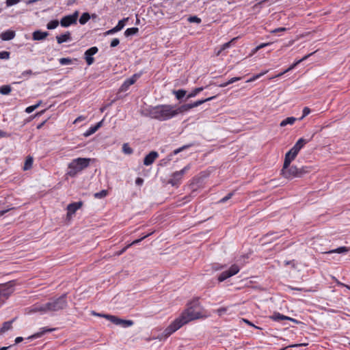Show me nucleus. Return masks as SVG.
I'll return each mask as SVG.
<instances>
[{"label":"nucleus","mask_w":350,"mask_h":350,"mask_svg":"<svg viewBox=\"0 0 350 350\" xmlns=\"http://www.w3.org/2000/svg\"><path fill=\"white\" fill-rule=\"evenodd\" d=\"M199 299L198 298H196L192 300L189 304V307L185 309L174 321H173L163 331V332L157 337L159 340H162L163 338H167L174 332L179 329L185 324L189 322L197 319L200 318V313L196 312L194 309L195 307L199 305Z\"/></svg>","instance_id":"1"},{"label":"nucleus","mask_w":350,"mask_h":350,"mask_svg":"<svg viewBox=\"0 0 350 350\" xmlns=\"http://www.w3.org/2000/svg\"><path fill=\"white\" fill-rule=\"evenodd\" d=\"M174 106L171 105H160L153 107L149 112L150 117L160 121H165L176 116L174 111Z\"/></svg>","instance_id":"2"},{"label":"nucleus","mask_w":350,"mask_h":350,"mask_svg":"<svg viewBox=\"0 0 350 350\" xmlns=\"http://www.w3.org/2000/svg\"><path fill=\"white\" fill-rule=\"evenodd\" d=\"M311 170L312 167L310 166L297 167L295 165L291 166V163L286 165V161H284L281 170V174L285 178L293 179L294 178H301L304 176L305 174L310 172Z\"/></svg>","instance_id":"3"},{"label":"nucleus","mask_w":350,"mask_h":350,"mask_svg":"<svg viewBox=\"0 0 350 350\" xmlns=\"http://www.w3.org/2000/svg\"><path fill=\"white\" fill-rule=\"evenodd\" d=\"M90 161L91 159L89 158L79 157L73 159L68 164L67 175L70 177H75L79 172L87 168L90 165Z\"/></svg>","instance_id":"4"},{"label":"nucleus","mask_w":350,"mask_h":350,"mask_svg":"<svg viewBox=\"0 0 350 350\" xmlns=\"http://www.w3.org/2000/svg\"><path fill=\"white\" fill-rule=\"evenodd\" d=\"M67 294L64 293L58 297H53L47 302L49 312H57L66 308L68 306Z\"/></svg>","instance_id":"5"},{"label":"nucleus","mask_w":350,"mask_h":350,"mask_svg":"<svg viewBox=\"0 0 350 350\" xmlns=\"http://www.w3.org/2000/svg\"><path fill=\"white\" fill-rule=\"evenodd\" d=\"M309 141L310 140H306L304 138H300L299 139H298L296 144L285 154L284 161H286V165H287L288 163H291L295 159L299 150Z\"/></svg>","instance_id":"6"},{"label":"nucleus","mask_w":350,"mask_h":350,"mask_svg":"<svg viewBox=\"0 0 350 350\" xmlns=\"http://www.w3.org/2000/svg\"><path fill=\"white\" fill-rule=\"evenodd\" d=\"M79 12L75 11L72 14L64 16L61 21L60 24L64 27H68L71 25L77 24Z\"/></svg>","instance_id":"7"},{"label":"nucleus","mask_w":350,"mask_h":350,"mask_svg":"<svg viewBox=\"0 0 350 350\" xmlns=\"http://www.w3.org/2000/svg\"><path fill=\"white\" fill-rule=\"evenodd\" d=\"M239 271V267L237 265H232L227 271L222 272L218 277L219 282H224L228 278L234 275Z\"/></svg>","instance_id":"8"},{"label":"nucleus","mask_w":350,"mask_h":350,"mask_svg":"<svg viewBox=\"0 0 350 350\" xmlns=\"http://www.w3.org/2000/svg\"><path fill=\"white\" fill-rule=\"evenodd\" d=\"M141 76V74H134L131 77L126 79L124 82L122 83V85L120 88V92H126L128 90L129 87L134 84L137 79H139Z\"/></svg>","instance_id":"9"},{"label":"nucleus","mask_w":350,"mask_h":350,"mask_svg":"<svg viewBox=\"0 0 350 350\" xmlns=\"http://www.w3.org/2000/svg\"><path fill=\"white\" fill-rule=\"evenodd\" d=\"M98 49L96 46H92L88 49L84 53V57L88 66L92 65L94 62V58L92 57L98 52Z\"/></svg>","instance_id":"10"},{"label":"nucleus","mask_w":350,"mask_h":350,"mask_svg":"<svg viewBox=\"0 0 350 350\" xmlns=\"http://www.w3.org/2000/svg\"><path fill=\"white\" fill-rule=\"evenodd\" d=\"M189 169V167L187 165L181 170L174 172L172 176V178L169 183H171L172 185H176L178 183V181L182 178L185 172Z\"/></svg>","instance_id":"11"},{"label":"nucleus","mask_w":350,"mask_h":350,"mask_svg":"<svg viewBox=\"0 0 350 350\" xmlns=\"http://www.w3.org/2000/svg\"><path fill=\"white\" fill-rule=\"evenodd\" d=\"M47 302L46 304H36L31 307L30 312L47 313L49 312L47 309Z\"/></svg>","instance_id":"12"},{"label":"nucleus","mask_w":350,"mask_h":350,"mask_svg":"<svg viewBox=\"0 0 350 350\" xmlns=\"http://www.w3.org/2000/svg\"><path fill=\"white\" fill-rule=\"evenodd\" d=\"M159 157V154L156 151H151L149 154H148L145 158L144 159V164L145 165H150L154 160Z\"/></svg>","instance_id":"13"},{"label":"nucleus","mask_w":350,"mask_h":350,"mask_svg":"<svg viewBox=\"0 0 350 350\" xmlns=\"http://www.w3.org/2000/svg\"><path fill=\"white\" fill-rule=\"evenodd\" d=\"M83 205L82 202H73L68 205V215L70 214H74L79 208Z\"/></svg>","instance_id":"14"},{"label":"nucleus","mask_w":350,"mask_h":350,"mask_svg":"<svg viewBox=\"0 0 350 350\" xmlns=\"http://www.w3.org/2000/svg\"><path fill=\"white\" fill-rule=\"evenodd\" d=\"M55 330V328H46V327H42L40 329V331L29 336L28 339H33V338H38L43 336L44 334L48 332H51Z\"/></svg>","instance_id":"15"},{"label":"nucleus","mask_w":350,"mask_h":350,"mask_svg":"<svg viewBox=\"0 0 350 350\" xmlns=\"http://www.w3.org/2000/svg\"><path fill=\"white\" fill-rule=\"evenodd\" d=\"M12 292L13 288L11 286L9 287H3L0 289V296L4 301H5Z\"/></svg>","instance_id":"16"},{"label":"nucleus","mask_w":350,"mask_h":350,"mask_svg":"<svg viewBox=\"0 0 350 350\" xmlns=\"http://www.w3.org/2000/svg\"><path fill=\"white\" fill-rule=\"evenodd\" d=\"M49 36L47 31H42L40 30L35 31L32 34L33 40H42L45 39Z\"/></svg>","instance_id":"17"},{"label":"nucleus","mask_w":350,"mask_h":350,"mask_svg":"<svg viewBox=\"0 0 350 350\" xmlns=\"http://www.w3.org/2000/svg\"><path fill=\"white\" fill-rule=\"evenodd\" d=\"M313 54V53H311L308 55H305L304 57H303L301 59L297 60V62H295L294 64H293L288 68H287L286 70H285L284 72L280 73L278 76L280 77V76H282L283 75L284 73L293 70L296 66H297L299 64H300L301 62H302L303 61L307 59L310 55H312Z\"/></svg>","instance_id":"18"},{"label":"nucleus","mask_w":350,"mask_h":350,"mask_svg":"<svg viewBox=\"0 0 350 350\" xmlns=\"http://www.w3.org/2000/svg\"><path fill=\"white\" fill-rule=\"evenodd\" d=\"M15 31L7 30L1 33L0 38L2 40L8 41L12 40L15 37Z\"/></svg>","instance_id":"19"},{"label":"nucleus","mask_w":350,"mask_h":350,"mask_svg":"<svg viewBox=\"0 0 350 350\" xmlns=\"http://www.w3.org/2000/svg\"><path fill=\"white\" fill-rule=\"evenodd\" d=\"M71 39V34L69 31H66L64 34L56 36V40L58 44H62L63 42L70 41Z\"/></svg>","instance_id":"20"},{"label":"nucleus","mask_w":350,"mask_h":350,"mask_svg":"<svg viewBox=\"0 0 350 350\" xmlns=\"http://www.w3.org/2000/svg\"><path fill=\"white\" fill-rule=\"evenodd\" d=\"M192 108L193 107H192L191 103L184 104L177 108H176V106H174V111L176 113V116H177L178 114L187 111Z\"/></svg>","instance_id":"21"},{"label":"nucleus","mask_w":350,"mask_h":350,"mask_svg":"<svg viewBox=\"0 0 350 350\" xmlns=\"http://www.w3.org/2000/svg\"><path fill=\"white\" fill-rule=\"evenodd\" d=\"M94 314L95 315H97V316H101V314H96L95 312H94ZM102 317H105V319L109 320L111 323L116 324V325H120V321H121V319L116 317V316H113V315H110V314H103Z\"/></svg>","instance_id":"22"},{"label":"nucleus","mask_w":350,"mask_h":350,"mask_svg":"<svg viewBox=\"0 0 350 350\" xmlns=\"http://www.w3.org/2000/svg\"><path fill=\"white\" fill-rule=\"evenodd\" d=\"M16 320V318L12 319L11 321H5L3 323L1 328L0 329V333H4L6 331H8L12 329V323Z\"/></svg>","instance_id":"23"},{"label":"nucleus","mask_w":350,"mask_h":350,"mask_svg":"<svg viewBox=\"0 0 350 350\" xmlns=\"http://www.w3.org/2000/svg\"><path fill=\"white\" fill-rule=\"evenodd\" d=\"M349 250L348 247L342 246V247H339L335 250H332L329 251L324 252L323 253L324 254H333V253L341 254V253H344V252H347Z\"/></svg>","instance_id":"24"},{"label":"nucleus","mask_w":350,"mask_h":350,"mask_svg":"<svg viewBox=\"0 0 350 350\" xmlns=\"http://www.w3.org/2000/svg\"><path fill=\"white\" fill-rule=\"evenodd\" d=\"M296 120L297 119L295 118H294V117H288L286 119L283 120L280 122V126L281 127H284V126H286L288 124L292 125V124H293L295 123Z\"/></svg>","instance_id":"25"},{"label":"nucleus","mask_w":350,"mask_h":350,"mask_svg":"<svg viewBox=\"0 0 350 350\" xmlns=\"http://www.w3.org/2000/svg\"><path fill=\"white\" fill-rule=\"evenodd\" d=\"M270 318L275 321H280L282 320L287 319L288 317L285 316L284 314H282L279 312H275Z\"/></svg>","instance_id":"26"},{"label":"nucleus","mask_w":350,"mask_h":350,"mask_svg":"<svg viewBox=\"0 0 350 350\" xmlns=\"http://www.w3.org/2000/svg\"><path fill=\"white\" fill-rule=\"evenodd\" d=\"M33 160L32 157H31V156L27 157L25 164H24L23 170H28L31 169L32 167V165H33Z\"/></svg>","instance_id":"27"},{"label":"nucleus","mask_w":350,"mask_h":350,"mask_svg":"<svg viewBox=\"0 0 350 350\" xmlns=\"http://www.w3.org/2000/svg\"><path fill=\"white\" fill-rule=\"evenodd\" d=\"M173 94L178 100H181L187 94V91L183 89L174 90Z\"/></svg>","instance_id":"28"},{"label":"nucleus","mask_w":350,"mask_h":350,"mask_svg":"<svg viewBox=\"0 0 350 350\" xmlns=\"http://www.w3.org/2000/svg\"><path fill=\"white\" fill-rule=\"evenodd\" d=\"M215 98V96H211L209 98H207L206 99H202V100H197V101L191 103L192 107L194 108V107H198L200 105H202L208 100H211L214 99Z\"/></svg>","instance_id":"29"},{"label":"nucleus","mask_w":350,"mask_h":350,"mask_svg":"<svg viewBox=\"0 0 350 350\" xmlns=\"http://www.w3.org/2000/svg\"><path fill=\"white\" fill-rule=\"evenodd\" d=\"M90 18V15L88 12H84L82 14L79 18V23L81 25L85 24Z\"/></svg>","instance_id":"30"},{"label":"nucleus","mask_w":350,"mask_h":350,"mask_svg":"<svg viewBox=\"0 0 350 350\" xmlns=\"http://www.w3.org/2000/svg\"><path fill=\"white\" fill-rule=\"evenodd\" d=\"M12 91V88L9 85H4L0 87V93L3 95H8Z\"/></svg>","instance_id":"31"},{"label":"nucleus","mask_w":350,"mask_h":350,"mask_svg":"<svg viewBox=\"0 0 350 350\" xmlns=\"http://www.w3.org/2000/svg\"><path fill=\"white\" fill-rule=\"evenodd\" d=\"M139 31V29L137 27H131V28H128L125 32H124V35L128 37V36H132V35H135L136 34L137 32Z\"/></svg>","instance_id":"32"},{"label":"nucleus","mask_w":350,"mask_h":350,"mask_svg":"<svg viewBox=\"0 0 350 350\" xmlns=\"http://www.w3.org/2000/svg\"><path fill=\"white\" fill-rule=\"evenodd\" d=\"M204 90L203 87L196 88L193 90L191 91L188 95L187 98H190L195 97L198 93L202 92Z\"/></svg>","instance_id":"33"},{"label":"nucleus","mask_w":350,"mask_h":350,"mask_svg":"<svg viewBox=\"0 0 350 350\" xmlns=\"http://www.w3.org/2000/svg\"><path fill=\"white\" fill-rule=\"evenodd\" d=\"M235 40H237V38H232L230 41L228 42H226L224 43L220 50L217 53V55H219L220 53L221 52V51H224L228 48H229L231 45V43L233 42Z\"/></svg>","instance_id":"34"},{"label":"nucleus","mask_w":350,"mask_h":350,"mask_svg":"<svg viewBox=\"0 0 350 350\" xmlns=\"http://www.w3.org/2000/svg\"><path fill=\"white\" fill-rule=\"evenodd\" d=\"M59 24V22L57 20H52L47 25L46 27L48 29H55Z\"/></svg>","instance_id":"35"},{"label":"nucleus","mask_w":350,"mask_h":350,"mask_svg":"<svg viewBox=\"0 0 350 350\" xmlns=\"http://www.w3.org/2000/svg\"><path fill=\"white\" fill-rule=\"evenodd\" d=\"M108 191L105 189H103L99 192L95 193L94 197L97 199H101L107 196Z\"/></svg>","instance_id":"36"},{"label":"nucleus","mask_w":350,"mask_h":350,"mask_svg":"<svg viewBox=\"0 0 350 350\" xmlns=\"http://www.w3.org/2000/svg\"><path fill=\"white\" fill-rule=\"evenodd\" d=\"M122 151L126 154H131L133 152V149L129 146L127 143L123 144Z\"/></svg>","instance_id":"37"},{"label":"nucleus","mask_w":350,"mask_h":350,"mask_svg":"<svg viewBox=\"0 0 350 350\" xmlns=\"http://www.w3.org/2000/svg\"><path fill=\"white\" fill-rule=\"evenodd\" d=\"M133 323H134V322L132 320H124V319H121L120 325H122L124 327H127L133 325Z\"/></svg>","instance_id":"38"},{"label":"nucleus","mask_w":350,"mask_h":350,"mask_svg":"<svg viewBox=\"0 0 350 350\" xmlns=\"http://www.w3.org/2000/svg\"><path fill=\"white\" fill-rule=\"evenodd\" d=\"M152 233H153V232H151L146 235H144L142 238L133 241L131 243L129 244L128 245H129V247H131L133 245L137 244L139 242H141L142 240H144L145 238L150 236Z\"/></svg>","instance_id":"39"},{"label":"nucleus","mask_w":350,"mask_h":350,"mask_svg":"<svg viewBox=\"0 0 350 350\" xmlns=\"http://www.w3.org/2000/svg\"><path fill=\"white\" fill-rule=\"evenodd\" d=\"M59 62L62 65H67L71 64L72 60L68 57H62L59 59Z\"/></svg>","instance_id":"40"},{"label":"nucleus","mask_w":350,"mask_h":350,"mask_svg":"<svg viewBox=\"0 0 350 350\" xmlns=\"http://www.w3.org/2000/svg\"><path fill=\"white\" fill-rule=\"evenodd\" d=\"M188 21L190 23H201V18L198 17L197 16H192L189 17Z\"/></svg>","instance_id":"41"},{"label":"nucleus","mask_w":350,"mask_h":350,"mask_svg":"<svg viewBox=\"0 0 350 350\" xmlns=\"http://www.w3.org/2000/svg\"><path fill=\"white\" fill-rule=\"evenodd\" d=\"M40 103H41V101H40L38 104H36L35 105H31V106L27 107L25 109V112H27L28 113H31L40 105Z\"/></svg>","instance_id":"42"},{"label":"nucleus","mask_w":350,"mask_h":350,"mask_svg":"<svg viewBox=\"0 0 350 350\" xmlns=\"http://www.w3.org/2000/svg\"><path fill=\"white\" fill-rule=\"evenodd\" d=\"M97 131L96 128L95 127V126H91L85 133H84V135L88 137V136H90L91 135H92L93 133H94L96 131Z\"/></svg>","instance_id":"43"},{"label":"nucleus","mask_w":350,"mask_h":350,"mask_svg":"<svg viewBox=\"0 0 350 350\" xmlns=\"http://www.w3.org/2000/svg\"><path fill=\"white\" fill-rule=\"evenodd\" d=\"M310 111H311V110L309 107H305L303 109V115L299 120H303L306 116H308L310 113Z\"/></svg>","instance_id":"44"},{"label":"nucleus","mask_w":350,"mask_h":350,"mask_svg":"<svg viewBox=\"0 0 350 350\" xmlns=\"http://www.w3.org/2000/svg\"><path fill=\"white\" fill-rule=\"evenodd\" d=\"M10 53L8 51H1L0 52V59H8L10 58Z\"/></svg>","instance_id":"45"},{"label":"nucleus","mask_w":350,"mask_h":350,"mask_svg":"<svg viewBox=\"0 0 350 350\" xmlns=\"http://www.w3.org/2000/svg\"><path fill=\"white\" fill-rule=\"evenodd\" d=\"M234 195V192L229 193L226 196L224 197L219 200L220 203H224L230 200Z\"/></svg>","instance_id":"46"},{"label":"nucleus","mask_w":350,"mask_h":350,"mask_svg":"<svg viewBox=\"0 0 350 350\" xmlns=\"http://www.w3.org/2000/svg\"><path fill=\"white\" fill-rule=\"evenodd\" d=\"M129 20V18H124L122 20L119 21L117 27H119V29H122L125 25V22Z\"/></svg>","instance_id":"47"},{"label":"nucleus","mask_w":350,"mask_h":350,"mask_svg":"<svg viewBox=\"0 0 350 350\" xmlns=\"http://www.w3.org/2000/svg\"><path fill=\"white\" fill-rule=\"evenodd\" d=\"M266 72H267V71L263 72H261V73H260V74H258V75H254V76H253L251 79H250L249 80H247V82H252V81H254L256 80L257 79L260 78L261 76L264 75Z\"/></svg>","instance_id":"48"},{"label":"nucleus","mask_w":350,"mask_h":350,"mask_svg":"<svg viewBox=\"0 0 350 350\" xmlns=\"http://www.w3.org/2000/svg\"><path fill=\"white\" fill-rule=\"evenodd\" d=\"M269 43H263V44H261L258 46H257L256 48H254L252 51V53H256L258 51H259L260 49L269 45Z\"/></svg>","instance_id":"49"},{"label":"nucleus","mask_w":350,"mask_h":350,"mask_svg":"<svg viewBox=\"0 0 350 350\" xmlns=\"http://www.w3.org/2000/svg\"><path fill=\"white\" fill-rule=\"evenodd\" d=\"M244 323H247V325H249L250 326H252V327H255L256 329H262L261 327H258L255 325H254L251 321H250L249 320L246 319H241Z\"/></svg>","instance_id":"50"},{"label":"nucleus","mask_w":350,"mask_h":350,"mask_svg":"<svg viewBox=\"0 0 350 350\" xmlns=\"http://www.w3.org/2000/svg\"><path fill=\"white\" fill-rule=\"evenodd\" d=\"M120 44V40L118 38H113L110 44L111 47H116Z\"/></svg>","instance_id":"51"},{"label":"nucleus","mask_w":350,"mask_h":350,"mask_svg":"<svg viewBox=\"0 0 350 350\" xmlns=\"http://www.w3.org/2000/svg\"><path fill=\"white\" fill-rule=\"evenodd\" d=\"M21 0H6L7 6H12L20 2Z\"/></svg>","instance_id":"52"},{"label":"nucleus","mask_w":350,"mask_h":350,"mask_svg":"<svg viewBox=\"0 0 350 350\" xmlns=\"http://www.w3.org/2000/svg\"><path fill=\"white\" fill-rule=\"evenodd\" d=\"M129 247V245H126L124 247H123L121 250L118 251V252H116V255L117 256H120L122 255L124 252H125L126 251V250Z\"/></svg>","instance_id":"53"},{"label":"nucleus","mask_w":350,"mask_h":350,"mask_svg":"<svg viewBox=\"0 0 350 350\" xmlns=\"http://www.w3.org/2000/svg\"><path fill=\"white\" fill-rule=\"evenodd\" d=\"M241 79V77H232V78H231L230 80H228V81H227V83L232 84V83H234V82H237V81H240Z\"/></svg>","instance_id":"54"},{"label":"nucleus","mask_w":350,"mask_h":350,"mask_svg":"<svg viewBox=\"0 0 350 350\" xmlns=\"http://www.w3.org/2000/svg\"><path fill=\"white\" fill-rule=\"evenodd\" d=\"M33 75V72L31 70H27L22 72L21 75L23 77L29 76Z\"/></svg>","instance_id":"55"},{"label":"nucleus","mask_w":350,"mask_h":350,"mask_svg":"<svg viewBox=\"0 0 350 350\" xmlns=\"http://www.w3.org/2000/svg\"><path fill=\"white\" fill-rule=\"evenodd\" d=\"M9 136H10V135L8 133H6L2 130H0V137H8Z\"/></svg>","instance_id":"56"},{"label":"nucleus","mask_w":350,"mask_h":350,"mask_svg":"<svg viewBox=\"0 0 350 350\" xmlns=\"http://www.w3.org/2000/svg\"><path fill=\"white\" fill-rule=\"evenodd\" d=\"M187 147H189V146H183V147H181L180 148H178V149L175 150L174 151V154H178V152H180V151H182L183 150L185 149Z\"/></svg>","instance_id":"57"},{"label":"nucleus","mask_w":350,"mask_h":350,"mask_svg":"<svg viewBox=\"0 0 350 350\" xmlns=\"http://www.w3.org/2000/svg\"><path fill=\"white\" fill-rule=\"evenodd\" d=\"M286 30V29L285 27H280V28H277V29L273 30L272 32L276 33V32H279V31H284Z\"/></svg>","instance_id":"58"},{"label":"nucleus","mask_w":350,"mask_h":350,"mask_svg":"<svg viewBox=\"0 0 350 350\" xmlns=\"http://www.w3.org/2000/svg\"><path fill=\"white\" fill-rule=\"evenodd\" d=\"M144 180L142 178H137L136 180H135V183L136 185H141L142 183H143Z\"/></svg>","instance_id":"59"},{"label":"nucleus","mask_w":350,"mask_h":350,"mask_svg":"<svg viewBox=\"0 0 350 350\" xmlns=\"http://www.w3.org/2000/svg\"><path fill=\"white\" fill-rule=\"evenodd\" d=\"M307 344L306 343H301V344H295L289 345L288 347H301V346H306Z\"/></svg>","instance_id":"60"},{"label":"nucleus","mask_w":350,"mask_h":350,"mask_svg":"<svg viewBox=\"0 0 350 350\" xmlns=\"http://www.w3.org/2000/svg\"><path fill=\"white\" fill-rule=\"evenodd\" d=\"M83 120H85V117H83L82 116H79L77 118L75 119V120L74 121V123H77V122L82 121Z\"/></svg>","instance_id":"61"},{"label":"nucleus","mask_w":350,"mask_h":350,"mask_svg":"<svg viewBox=\"0 0 350 350\" xmlns=\"http://www.w3.org/2000/svg\"><path fill=\"white\" fill-rule=\"evenodd\" d=\"M226 311V309L224 308H221L217 310L218 314L221 315Z\"/></svg>","instance_id":"62"},{"label":"nucleus","mask_w":350,"mask_h":350,"mask_svg":"<svg viewBox=\"0 0 350 350\" xmlns=\"http://www.w3.org/2000/svg\"><path fill=\"white\" fill-rule=\"evenodd\" d=\"M23 340V337H21V336H18L17 337L16 339H15V343L16 344H18L20 343L21 342H22Z\"/></svg>","instance_id":"63"},{"label":"nucleus","mask_w":350,"mask_h":350,"mask_svg":"<svg viewBox=\"0 0 350 350\" xmlns=\"http://www.w3.org/2000/svg\"><path fill=\"white\" fill-rule=\"evenodd\" d=\"M289 288L292 290H295V291H304V292L308 291L307 290H305L304 288H293L291 286H290Z\"/></svg>","instance_id":"64"}]
</instances>
